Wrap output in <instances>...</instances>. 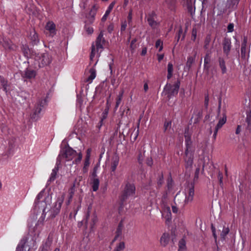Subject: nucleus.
Segmentation results:
<instances>
[{
  "label": "nucleus",
  "instance_id": "nucleus-1",
  "mask_svg": "<svg viewBox=\"0 0 251 251\" xmlns=\"http://www.w3.org/2000/svg\"><path fill=\"white\" fill-rule=\"evenodd\" d=\"M82 154L76 151L69 147H65L61 149L57 157L56 165L58 166L61 161L65 159L66 161H70L75 158L74 163L78 164L82 159Z\"/></svg>",
  "mask_w": 251,
  "mask_h": 251
},
{
  "label": "nucleus",
  "instance_id": "nucleus-2",
  "mask_svg": "<svg viewBox=\"0 0 251 251\" xmlns=\"http://www.w3.org/2000/svg\"><path fill=\"white\" fill-rule=\"evenodd\" d=\"M34 59L38 62L40 68L49 65L52 61L51 56L48 52L36 53Z\"/></svg>",
  "mask_w": 251,
  "mask_h": 251
},
{
  "label": "nucleus",
  "instance_id": "nucleus-3",
  "mask_svg": "<svg viewBox=\"0 0 251 251\" xmlns=\"http://www.w3.org/2000/svg\"><path fill=\"white\" fill-rule=\"evenodd\" d=\"M180 84V80H177L174 84L167 83L165 88L164 91L168 95V97L170 99L171 97L177 95Z\"/></svg>",
  "mask_w": 251,
  "mask_h": 251
},
{
  "label": "nucleus",
  "instance_id": "nucleus-4",
  "mask_svg": "<svg viewBox=\"0 0 251 251\" xmlns=\"http://www.w3.org/2000/svg\"><path fill=\"white\" fill-rule=\"evenodd\" d=\"M46 104V101L45 99H40L38 100L35 106V109L33 113L31 115V118L34 121H37L40 118L39 114L42 110V108Z\"/></svg>",
  "mask_w": 251,
  "mask_h": 251
},
{
  "label": "nucleus",
  "instance_id": "nucleus-5",
  "mask_svg": "<svg viewBox=\"0 0 251 251\" xmlns=\"http://www.w3.org/2000/svg\"><path fill=\"white\" fill-rule=\"evenodd\" d=\"M135 191V187L133 184L127 183L121 196V201H124L128 197L133 196Z\"/></svg>",
  "mask_w": 251,
  "mask_h": 251
},
{
  "label": "nucleus",
  "instance_id": "nucleus-6",
  "mask_svg": "<svg viewBox=\"0 0 251 251\" xmlns=\"http://www.w3.org/2000/svg\"><path fill=\"white\" fill-rule=\"evenodd\" d=\"M188 147L186 148L185 154V157L184 158L185 162V168L188 171H190L192 168L193 163V153L189 150Z\"/></svg>",
  "mask_w": 251,
  "mask_h": 251
},
{
  "label": "nucleus",
  "instance_id": "nucleus-7",
  "mask_svg": "<svg viewBox=\"0 0 251 251\" xmlns=\"http://www.w3.org/2000/svg\"><path fill=\"white\" fill-rule=\"evenodd\" d=\"M64 199V195H62L61 197H58L57 199L56 202L54 207L50 210L51 215L52 218H54L60 211L62 204Z\"/></svg>",
  "mask_w": 251,
  "mask_h": 251
},
{
  "label": "nucleus",
  "instance_id": "nucleus-8",
  "mask_svg": "<svg viewBox=\"0 0 251 251\" xmlns=\"http://www.w3.org/2000/svg\"><path fill=\"white\" fill-rule=\"evenodd\" d=\"M21 75L25 80L35 78L36 75V72L31 68H28L22 72Z\"/></svg>",
  "mask_w": 251,
  "mask_h": 251
},
{
  "label": "nucleus",
  "instance_id": "nucleus-9",
  "mask_svg": "<svg viewBox=\"0 0 251 251\" xmlns=\"http://www.w3.org/2000/svg\"><path fill=\"white\" fill-rule=\"evenodd\" d=\"M21 49L25 57L27 58H33L34 59V57L35 56L37 53L32 50L29 49L27 45H23L22 47H21Z\"/></svg>",
  "mask_w": 251,
  "mask_h": 251
},
{
  "label": "nucleus",
  "instance_id": "nucleus-10",
  "mask_svg": "<svg viewBox=\"0 0 251 251\" xmlns=\"http://www.w3.org/2000/svg\"><path fill=\"white\" fill-rule=\"evenodd\" d=\"M222 45L224 53L226 56H228L230 53L231 48V43L230 39L227 37L224 38L222 42Z\"/></svg>",
  "mask_w": 251,
  "mask_h": 251
},
{
  "label": "nucleus",
  "instance_id": "nucleus-11",
  "mask_svg": "<svg viewBox=\"0 0 251 251\" xmlns=\"http://www.w3.org/2000/svg\"><path fill=\"white\" fill-rule=\"evenodd\" d=\"M28 38L30 40V43L33 46L37 45L39 42L38 35L34 29H32L30 31Z\"/></svg>",
  "mask_w": 251,
  "mask_h": 251
},
{
  "label": "nucleus",
  "instance_id": "nucleus-12",
  "mask_svg": "<svg viewBox=\"0 0 251 251\" xmlns=\"http://www.w3.org/2000/svg\"><path fill=\"white\" fill-rule=\"evenodd\" d=\"M1 44L3 47L7 50H14L16 48V46L13 44L10 40L9 39L3 38Z\"/></svg>",
  "mask_w": 251,
  "mask_h": 251
},
{
  "label": "nucleus",
  "instance_id": "nucleus-13",
  "mask_svg": "<svg viewBox=\"0 0 251 251\" xmlns=\"http://www.w3.org/2000/svg\"><path fill=\"white\" fill-rule=\"evenodd\" d=\"M103 36V32L101 31H100L96 40V47L98 51L99 49H102L103 48V45L105 43V40Z\"/></svg>",
  "mask_w": 251,
  "mask_h": 251
},
{
  "label": "nucleus",
  "instance_id": "nucleus-14",
  "mask_svg": "<svg viewBox=\"0 0 251 251\" xmlns=\"http://www.w3.org/2000/svg\"><path fill=\"white\" fill-rule=\"evenodd\" d=\"M45 28L49 31L50 35L51 37H53L56 33L55 25L52 21L48 22L47 23Z\"/></svg>",
  "mask_w": 251,
  "mask_h": 251
},
{
  "label": "nucleus",
  "instance_id": "nucleus-15",
  "mask_svg": "<svg viewBox=\"0 0 251 251\" xmlns=\"http://www.w3.org/2000/svg\"><path fill=\"white\" fill-rule=\"evenodd\" d=\"M194 195V186L193 184H191L188 188V195L186 196L185 203L187 204L192 201Z\"/></svg>",
  "mask_w": 251,
  "mask_h": 251
},
{
  "label": "nucleus",
  "instance_id": "nucleus-16",
  "mask_svg": "<svg viewBox=\"0 0 251 251\" xmlns=\"http://www.w3.org/2000/svg\"><path fill=\"white\" fill-rule=\"evenodd\" d=\"M97 9L98 7L96 5H94L93 6L89 12V16L87 17L88 20L86 22H87L88 23H92L94 22L95 16L96 14Z\"/></svg>",
  "mask_w": 251,
  "mask_h": 251
},
{
  "label": "nucleus",
  "instance_id": "nucleus-17",
  "mask_svg": "<svg viewBox=\"0 0 251 251\" xmlns=\"http://www.w3.org/2000/svg\"><path fill=\"white\" fill-rule=\"evenodd\" d=\"M247 40L244 39L241 44V56L242 58L246 59L248 58L249 55V53L247 50Z\"/></svg>",
  "mask_w": 251,
  "mask_h": 251
},
{
  "label": "nucleus",
  "instance_id": "nucleus-18",
  "mask_svg": "<svg viewBox=\"0 0 251 251\" xmlns=\"http://www.w3.org/2000/svg\"><path fill=\"white\" fill-rule=\"evenodd\" d=\"M154 16H155V14L154 12L152 11L151 13L149 14L147 18V21L149 25L152 28H155L157 25V22L154 20Z\"/></svg>",
  "mask_w": 251,
  "mask_h": 251
},
{
  "label": "nucleus",
  "instance_id": "nucleus-19",
  "mask_svg": "<svg viewBox=\"0 0 251 251\" xmlns=\"http://www.w3.org/2000/svg\"><path fill=\"white\" fill-rule=\"evenodd\" d=\"M124 227L123 221L121 220L119 223L118 227L116 231V235L112 241V242H115L120 236L122 235V230Z\"/></svg>",
  "mask_w": 251,
  "mask_h": 251
},
{
  "label": "nucleus",
  "instance_id": "nucleus-20",
  "mask_svg": "<svg viewBox=\"0 0 251 251\" xmlns=\"http://www.w3.org/2000/svg\"><path fill=\"white\" fill-rule=\"evenodd\" d=\"M184 137L186 144V148L187 147L188 148H189L190 147L191 144V133L189 132L188 127H187L185 129Z\"/></svg>",
  "mask_w": 251,
  "mask_h": 251
},
{
  "label": "nucleus",
  "instance_id": "nucleus-21",
  "mask_svg": "<svg viewBox=\"0 0 251 251\" xmlns=\"http://www.w3.org/2000/svg\"><path fill=\"white\" fill-rule=\"evenodd\" d=\"M170 237L169 234L165 233H163V235H162L160 240V242L161 246L165 247L168 245Z\"/></svg>",
  "mask_w": 251,
  "mask_h": 251
},
{
  "label": "nucleus",
  "instance_id": "nucleus-22",
  "mask_svg": "<svg viewBox=\"0 0 251 251\" xmlns=\"http://www.w3.org/2000/svg\"><path fill=\"white\" fill-rule=\"evenodd\" d=\"M119 157L118 155H115L112 157L111 170L112 172H115L117 166L119 164Z\"/></svg>",
  "mask_w": 251,
  "mask_h": 251
},
{
  "label": "nucleus",
  "instance_id": "nucleus-23",
  "mask_svg": "<svg viewBox=\"0 0 251 251\" xmlns=\"http://www.w3.org/2000/svg\"><path fill=\"white\" fill-rule=\"evenodd\" d=\"M219 67L221 69L222 73L225 74L226 73L227 69L226 66V62L223 57H220L218 59Z\"/></svg>",
  "mask_w": 251,
  "mask_h": 251
},
{
  "label": "nucleus",
  "instance_id": "nucleus-24",
  "mask_svg": "<svg viewBox=\"0 0 251 251\" xmlns=\"http://www.w3.org/2000/svg\"><path fill=\"white\" fill-rule=\"evenodd\" d=\"M0 85L2 86L3 91L7 93L9 87L8 81L1 76H0Z\"/></svg>",
  "mask_w": 251,
  "mask_h": 251
},
{
  "label": "nucleus",
  "instance_id": "nucleus-25",
  "mask_svg": "<svg viewBox=\"0 0 251 251\" xmlns=\"http://www.w3.org/2000/svg\"><path fill=\"white\" fill-rule=\"evenodd\" d=\"M90 155L87 153L85 158L84 166L82 169V172L84 174H85L88 172V167L90 165Z\"/></svg>",
  "mask_w": 251,
  "mask_h": 251
},
{
  "label": "nucleus",
  "instance_id": "nucleus-26",
  "mask_svg": "<svg viewBox=\"0 0 251 251\" xmlns=\"http://www.w3.org/2000/svg\"><path fill=\"white\" fill-rule=\"evenodd\" d=\"M92 187L94 191H97L99 187L100 180L98 178L92 179Z\"/></svg>",
  "mask_w": 251,
  "mask_h": 251
},
{
  "label": "nucleus",
  "instance_id": "nucleus-27",
  "mask_svg": "<svg viewBox=\"0 0 251 251\" xmlns=\"http://www.w3.org/2000/svg\"><path fill=\"white\" fill-rule=\"evenodd\" d=\"M195 58L192 56H189L187 58V61L186 62V66H185L184 69H187L188 71L191 69L192 64L194 62Z\"/></svg>",
  "mask_w": 251,
  "mask_h": 251
},
{
  "label": "nucleus",
  "instance_id": "nucleus-28",
  "mask_svg": "<svg viewBox=\"0 0 251 251\" xmlns=\"http://www.w3.org/2000/svg\"><path fill=\"white\" fill-rule=\"evenodd\" d=\"M89 73L90 75L87 78L86 81L88 82H91L96 77V70L94 68H91L89 70Z\"/></svg>",
  "mask_w": 251,
  "mask_h": 251
},
{
  "label": "nucleus",
  "instance_id": "nucleus-29",
  "mask_svg": "<svg viewBox=\"0 0 251 251\" xmlns=\"http://www.w3.org/2000/svg\"><path fill=\"white\" fill-rule=\"evenodd\" d=\"M186 242L184 239H181L178 243V251H186Z\"/></svg>",
  "mask_w": 251,
  "mask_h": 251
},
{
  "label": "nucleus",
  "instance_id": "nucleus-30",
  "mask_svg": "<svg viewBox=\"0 0 251 251\" xmlns=\"http://www.w3.org/2000/svg\"><path fill=\"white\" fill-rule=\"evenodd\" d=\"M58 171V166L55 167L52 171V173L50 175V176L49 179L50 181H52L56 178V176Z\"/></svg>",
  "mask_w": 251,
  "mask_h": 251
},
{
  "label": "nucleus",
  "instance_id": "nucleus-31",
  "mask_svg": "<svg viewBox=\"0 0 251 251\" xmlns=\"http://www.w3.org/2000/svg\"><path fill=\"white\" fill-rule=\"evenodd\" d=\"M210 56L208 53H207L204 59V69L206 70H208L209 69V66L207 65L209 62H210Z\"/></svg>",
  "mask_w": 251,
  "mask_h": 251
},
{
  "label": "nucleus",
  "instance_id": "nucleus-32",
  "mask_svg": "<svg viewBox=\"0 0 251 251\" xmlns=\"http://www.w3.org/2000/svg\"><path fill=\"white\" fill-rule=\"evenodd\" d=\"M229 228L227 227L224 226L223 227V230L220 234L221 238L223 240H225L226 235L229 233Z\"/></svg>",
  "mask_w": 251,
  "mask_h": 251
},
{
  "label": "nucleus",
  "instance_id": "nucleus-33",
  "mask_svg": "<svg viewBox=\"0 0 251 251\" xmlns=\"http://www.w3.org/2000/svg\"><path fill=\"white\" fill-rule=\"evenodd\" d=\"M226 116H223L222 119H221L219 120L216 127L219 129L226 123Z\"/></svg>",
  "mask_w": 251,
  "mask_h": 251
},
{
  "label": "nucleus",
  "instance_id": "nucleus-34",
  "mask_svg": "<svg viewBox=\"0 0 251 251\" xmlns=\"http://www.w3.org/2000/svg\"><path fill=\"white\" fill-rule=\"evenodd\" d=\"M125 248V245L124 242H120L114 249V251H121Z\"/></svg>",
  "mask_w": 251,
  "mask_h": 251
},
{
  "label": "nucleus",
  "instance_id": "nucleus-35",
  "mask_svg": "<svg viewBox=\"0 0 251 251\" xmlns=\"http://www.w3.org/2000/svg\"><path fill=\"white\" fill-rule=\"evenodd\" d=\"M123 92H122L119 95L118 98H117L116 102V105H115V110H117L119 104H120V103L121 102L122 99L123 97Z\"/></svg>",
  "mask_w": 251,
  "mask_h": 251
},
{
  "label": "nucleus",
  "instance_id": "nucleus-36",
  "mask_svg": "<svg viewBox=\"0 0 251 251\" xmlns=\"http://www.w3.org/2000/svg\"><path fill=\"white\" fill-rule=\"evenodd\" d=\"M27 241V238H25V239H23L22 240V242H23V243L21 244V245H19L17 247V249H16V251H23V249L24 248V246H25V243Z\"/></svg>",
  "mask_w": 251,
  "mask_h": 251
},
{
  "label": "nucleus",
  "instance_id": "nucleus-37",
  "mask_svg": "<svg viewBox=\"0 0 251 251\" xmlns=\"http://www.w3.org/2000/svg\"><path fill=\"white\" fill-rule=\"evenodd\" d=\"M187 9H188V12L191 15H192V14H193V13L194 10L193 9V5H192V1L191 0H190V1L187 0Z\"/></svg>",
  "mask_w": 251,
  "mask_h": 251
},
{
  "label": "nucleus",
  "instance_id": "nucleus-38",
  "mask_svg": "<svg viewBox=\"0 0 251 251\" xmlns=\"http://www.w3.org/2000/svg\"><path fill=\"white\" fill-rule=\"evenodd\" d=\"M211 41V38H210V35H207L205 39V41H204V48L205 49H208V47H209V43Z\"/></svg>",
  "mask_w": 251,
  "mask_h": 251
},
{
  "label": "nucleus",
  "instance_id": "nucleus-39",
  "mask_svg": "<svg viewBox=\"0 0 251 251\" xmlns=\"http://www.w3.org/2000/svg\"><path fill=\"white\" fill-rule=\"evenodd\" d=\"M75 184L71 187V188L69 190V198L70 199H72L74 195L75 192Z\"/></svg>",
  "mask_w": 251,
  "mask_h": 251
},
{
  "label": "nucleus",
  "instance_id": "nucleus-40",
  "mask_svg": "<svg viewBox=\"0 0 251 251\" xmlns=\"http://www.w3.org/2000/svg\"><path fill=\"white\" fill-rule=\"evenodd\" d=\"M137 41V40L136 38H134L131 41L130 45V49L131 50L133 51L136 48V45H135V43Z\"/></svg>",
  "mask_w": 251,
  "mask_h": 251
},
{
  "label": "nucleus",
  "instance_id": "nucleus-41",
  "mask_svg": "<svg viewBox=\"0 0 251 251\" xmlns=\"http://www.w3.org/2000/svg\"><path fill=\"white\" fill-rule=\"evenodd\" d=\"M173 184V181L172 177L170 176L167 180V187L168 190H170L172 188Z\"/></svg>",
  "mask_w": 251,
  "mask_h": 251
},
{
  "label": "nucleus",
  "instance_id": "nucleus-42",
  "mask_svg": "<svg viewBox=\"0 0 251 251\" xmlns=\"http://www.w3.org/2000/svg\"><path fill=\"white\" fill-rule=\"evenodd\" d=\"M163 183V176L162 173H161L160 174V175H159V178H158V179L157 180V185H158V187H161V186L162 185Z\"/></svg>",
  "mask_w": 251,
  "mask_h": 251
},
{
  "label": "nucleus",
  "instance_id": "nucleus-43",
  "mask_svg": "<svg viewBox=\"0 0 251 251\" xmlns=\"http://www.w3.org/2000/svg\"><path fill=\"white\" fill-rule=\"evenodd\" d=\"M223 175L222 172L220 171L218 172V179L219 181L220 185L222 186L223 185Z\"/></svg>",
  "mask_w": 251,
  "mask_h": 251
},
{
  "label": "nucleus",
  "instance_id": "nucleus-44",
  "mask_svg": "<svg viewBox=\"0 0 251 251\" xmlns=\"http://www.w3.org/2000/svg\"><path fill=\"white\" fill-rule=\"evenodd\" d=\"M95 55V46L94 45H92L91 47V52L90 54V60H92Z\"/></svg>",
  "mask_w": 251,
  "mask_h": 251
},
{
  "label": "nucleus",
  "instance_id": "nucleus-45",
  "mask_svg": "<svg viewBox=\"0 0 251 251\" xmlns=\"http://www.w3.org/2000/svg\"><path fill=\"white\" fill-rule=\"evenodd\" d=\"M115 2L114 1V2H112L108 6L107 9L106 10L105 13H106V15H109L110 14V13L111 12L112 9H113L114 6V4H115Z\"/></svg>",
  "mask_w": 251,
  "mask_h": 251
},
{
  "label": "nucleus",
  "instance_id": "nucleus-46",
  "mask_svg": "<svg viewBox=\"0 0 251 251\" xmlns=\"http://www.w3.org/2000/svg\"><path fill=\"white\" fill-rule=\"evenodd\" d=\"M197 37V29L196 28L193 27L192 31V40L195 41Z\"/></svg>",
  "mask_w": 251,
  "mask_h": 251
},
{
  "label": "nucleus",
  "instance_id": "nucleus-47",
  "mask_svg": "<svg viewBox=\"0 0 251 251\" xmlns=\"http://www.w3.org/2000/svg\"><path fill=\"white\" fill-rule=\"evenodd\" d=\"M167 72L169 73H173V65L170 62L168 64Z\"/></svg>",
  "mask_w": 251,
  "mask_h": 251
},
{
  "label": "nucleus",
  "instance_id": "nucleus-48",
  "mask_svg": "<svg viewBox=\"0 0 251 251\" xmlns=\"http://www.w3.org/2000/svg\"><path fill=\"white\" fill-rule=\"evenodd\" d=\"M98 168V166H96L93 169V172L92 174V176L93 177V178H97V172Z\"/></svg>",
  "mask_w": 251,
  "mask_h": 251
},
{
  "label": "nucleus",
  "instance_id": "nucleus-49",
  "mask_svg": "<svg viewBox=\"0 0 251 251\" xmlns=\"http://www.w3.org/2000/svg\"><path fill=\"white\" fill-rule=\"evenodd\" d=\"M208 102H209V96L208 94L205 95L204 97V106L205 108H207L208 105Z\"/></svg>",
  "mask_w": 251,
  "mask_h": 251
},
{
  "label": "nucleus",
  "instance_id": "nucleus-50",
  "mask_svg": "<svg viewBox=\"0 0 251 251\" xmlns=\"http://www.w3.org/2000/svg\"><path fill=\"white\" fill-rule=\"evenodd\" d=\"M83 177L82 176H78L75 179L74 183L75 185V184L79 185V182L82 180Z\"/></svg>",
  "mask_w": 251,
  "mask_h": 251
},
{
  "label": "nucleus",
  "instance_id": "nucleus-51",
  "mask_svg": "<svg viewBox=\"0 0 251 251\" xmlns=\"http://www.w3.org/2000/svg\"><path fill=\"white\" fill-rule=\"evenodd\" d=\"M183 33V31H182V29L181 27H180L179 29V31H178V34L177 35H176V38L177 39V42H178L180 38V36Z\"/></svg>",
  "mask_w": 251,
  "mask_h": 251
},
{
  "label": "nucleus",
  "instance_id": "nucleus-52",
  "mask_svg": "<svg viewBox=\"0 0 251 251\" xmlns=\"http://www.w3.org/2000/svg\"><path fill=\"white\" fill-rule=\"evenodd\" d=\"M143 160V156L141 152H140L139 154H138V162L140 164H141L142 163Z\"/></svg>",
  "mask_w": 251,
  "mask_h": 251
},
{
  "label": "nucleus",
  "instance_id": "nucleus-53",
  "mask_svg": "<svg viewBox=\"0 0 251 251\" xmlns=\"http://www.w3.org/2000/svg\"><path fill=\"white\" fill-rule=\"evenodd\" d=\"M163 46V42L160 40H157L155 43V47L156 48L160 47V46Z\"/></svg>",
  "mask_w": 251,
  "mask_h": 251
},
{
  "label": "nucleus",
  "instance_id": "nucleus-54",
  "mask_svg": "<svg viewBox=\"0 0 251 251\" xmlns=\"http://www.w3.org/2000/svg\"><path fill=\"white\" fill-rule=\"evenodd\" d=\"M85 29H86V31H87V32L88 33V34H91L93 32V29L92 27H87V26H85Z\"/></svg>",
  "mask_w": 251,
  "mask_h": 251
},
{
  "label": "nucleus",
  "instance_id": "nucleus-55",
  "mask_svg": "<svg viewBox=\"0 0 251 251\" xmlns=\"http://www.w3.org/2000/svg\"><path fill=\"white\" fill-rule=\"evenodd\" d=\"M114 29V25L113 24L109 25L107 27V31L109 33H111Z\"/></svg>",
  "mask_w": 251,
  "mask_h": 251
},
{
  "label": "nucleus",
  "instance_id": "nucleus-56",
  "mask_svg": "<svg viewBox=\"0 0 251 251\" xmlns=\"http://www.w3.org/2000/svg\"><path fill=\"white\" fill-rule=\"evenodd\" d=\"M43 194H44V191H43L40 192L38 194V195H37V196L36 197V201H38L39 200H40L41 199H42L43 196Z\"/></svg>",
  "mask_w": 251,
  "mask_h": 251
},
{
  "label": "nucleus",
  "instance_id": "nucleus-57",
  "mask_svg": "<svg viewBox=\"0 0 251 251\" xmlns=\"http://www.w3.org/2000/svg\"><path fill=\"white\" fill-rule=\"evenodd\" d=\"M146 163L148 166H151L152 164V160L151 158H148L146 160Z\"/></svg>",
  "mask_w": 251,
  "mask_h": 251
},
{
  "label": "nucleus",
  "instance_id": "nucleus-58",
  "mask_svg": "<svg viewBox=\"0 0 251 251\" xmlns=\"http://www.w3.org/2000/svg\"><path fill=\"white\" fill-rule=\"evenodd\" d=\"M127 26V25H126V21H125L122 25H121V32L122 31H124L125 30L126 28V27Z\"/></svg>",
  "mask_w": 251,
  "mask_h": 251
},
{
  "label": "nucleus",
  "instance_id": "nucleus-59",
  "mask_svg": "<svg viewBox=\"0 0 251 251\" xmlns=\"http://www.w3.org/2000/svg\"><path fill=\"white\" fill-rule=\"evenodd\" d=\"M233 24H229L227 26V30L228 32H232L233 30Z\"/></svg>",
  "mask_w": 251,
  "mask_h": 251
},
{
  "label": "nucleus",
  "instance_id": "nucleus-60",
  "mask_svg": "<svg viewBox=\"0 0 251 251\" xmlns=\"http://www.w3.org/2000/svg\"><path fill=\"white\" fill-rule=\"evenodd\" d=\"M170 125H171V122H165L164 125V130L166 131L167 130V128L169 126H170Z\"/></svg>",
  "mask_w": 251,
  "mask_h": 251
},
{
  "label": "nucleus",
  "instance_id": "nucleus-61",
  "mask_svg": "<svg viewBox=\"0 0 251 251\" xmlns=\"http://www.w3.org/2000/svg\"><path fill=\"white\" fill-rule=\"evenodd\" d=\"M200 171V169L199 168H198L196 169V171H195L194 179H197L198 178Z\"/></svg>",
  "mask_w": 251,
  "mask_h": 251
},
{
  "label": "nucleus",
  "instance_id": "nucleus-62",
  "mask_svg": "<svg viewBox=\"0 0 251 251\" xmlns=\"http://www.w3.org/2000/svg\"><path fill=\"white\" fill-rule=\"evenodd\" d=\"M147 48L146 47H144L142 49V50L141 55H142V56L145 55L146 54V53H147Z\"/></svg>",
  "mask_w": 251,
  "mask_h": 251
},
{
  "label": "nucleus",
  "instance_id": "nucleus-63",
  "mask_svg": "<svg viewBox=\"0 0 251 251\" xmlns=\"http://www.w3.org/2000/svg\"><path fill=\"white\" fill-rule=\"evenodd\" d=\"M157 56L158 57V60L159 62H160L164 57V54H157Z\"/></svg>",
  "mask_w": 251,
  "mask_h": 251
},
{
  "label": "nucleus",
  "instance_id": "nucleus-64",
  "mask_svg": "<svg viewBox=\"0 0 251 251\" xmlns=\"http://www.w3.org/2000/svg\"><path fill=\"white\" fill-rule=\"evenodd\" d=\"M246 121L249 126L251 125V118L247 117Z\"/></svg>",
  "mask_w": 251,
  "mask_h": 251
}]
</instances>
